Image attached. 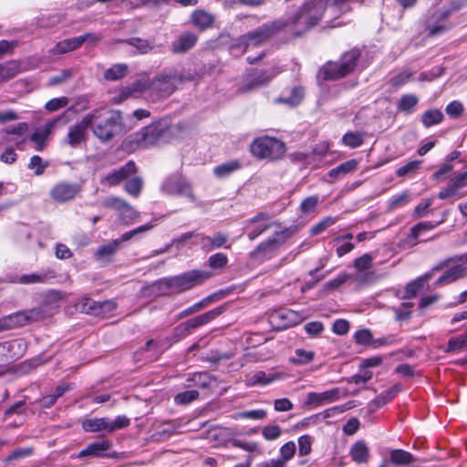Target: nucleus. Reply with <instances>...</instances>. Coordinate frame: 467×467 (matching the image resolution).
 Here are the masks:
<instances>
[{"mask_svg": "<svg viewBox=\"0 0 467 467\" xmlns=\"http://www.w3.org/2000/svg\"><path fill=\"white\" fill-rule=\"evenodd\" d=\"M93 134L101 141L111 140L122 130V116L119 110L96 109L87 114Z\"/></svg>", "mask_w": 467, "mask_h": 467, "instance_id": "obj_1", "label": "nucleus"}, {"mask_svg": "<svg viewBox=\"0 0 467 467\" xmlns=\"http://www.w3.org/2000/svg\"><path fill=\"white\" fill-rule=\"evenodd\" d=\"M212 274L208 271L192 270L178 275L161 278L157 287L161 294L182 293L202 285Z\"/></svg>", "mask_w": 467, "mask_h": 467, "instance_id": "obj_2", "label": "nucleus"}, {"mask_svg": "<svg viewBox=\"0 0 467 467\" xmlns=\"http://www.w3.org/2000/svg\"><path fill=\"white\" fill-rule=\"evenodd\" d=\"M185 80L184 75L175 69L162 71L150 79V100L156 102L167 99Z\"/></svg>", "mask_w": 467, "mask_h": 467, "instance_id": "obj_3", "label": "nucleus"}, {"mask_svg": "<svg viewBox=\"0 0 467 467\" xmlns=\"http://www.w3.org/2000/svg\"><path fill=\"white\" fill-rule=\"evenodd\" d=\"M327 10V0H307L296 13L290 24L295 26L296 34L306 32L324 16Z\"/></svg>", "mask_w": 467, "mask_h": 467, "instance_id": "obj_4", "label": "nucleus"}, {"mask_svg": "<svg viewBox=\"0 0 467 467\" xmlns=\"http://www.w3.org/2000/svg\"><path fill=\"white\" fill-rule=\"evenodd\" d=\"M432 271H441L436 285H446L467 276V255L450 257L439 263Z\"/></svg>", "mask_w": 467, "mask_h": 467, "instance_id": "obj_5", "label": "nucleus"}, {"mask_svg": "<svg viewBox=\"0 0 467 467\" xmlns=\"http://www.w3.org/2000/svg\"><path fill=\"white\" fill-rule=\"evenodd\" d=\"M463 4L452 1L449 7L431 11L425 21V28L431 36H440L451 30L454 24L450 21L451 13L460 10Z\"/></svg>", "mask_w": 467, "mask_h": 467, "instance_id": "obj_6", "label": "nucleus"}, {"mask_svg": "<svg viewBox=\"0 0 467 467\" xmlns=\"http://www.w3.org/2000/svg\"><path fill=\"white\" fill-rule=\"evenodd\" d=\"M250 150L252 155L258 160L275 161L285 156L286 147L282 140L275 137L263 136L252 142Z\"/></svg>", "mask_w": 467, "mask_h": 467, "instance_id": "obj_7", "label": "nucleus"}, {"mask_svg": "<svg viewBox=\"0 0 467 467\" xmlns=\"http://www.w3.org/2000/svg\"><path fill=\"white\" fill-rule=\"evenodd\" d=\"M286 26L287 23L281 20L264 24L255 30L242 36L237 40L236 47H240L244 52L248 47H257L267 41Z\"/></svg>", "mask_w": 467, "mask_h": 467, "instance_id": "obj_8", "label": "nucleus"}, {"mask_svg": "<svg viewBox=\"0 0 467 467\" xmlns=\"http://www.w3.org/2000/svg\"><path fill=\"white\" fill-rule=\"evenodd\" d=\"M360 50L353 48L345 52L338 62H327L322 69L325 79H338L354 71Z\"/></svg>", "mask_w": 467, "mask_h": 467, "instance_id": "obj_9", "label": "nucleus"}, {"mask_svg": "<svg viewBox=\"0 0 467 467\" xmlns=\"http://www.w3.org/2000/svg\"><path fill=\"white\" fill-rule=\"evenodd\" d=\"M289 236L288 229L275 233L272 237L261 243L250 253L251 258L258 262H264L276 256L280 247L286 242Z\"/></svg>", "mask_w": 467, "mask_h": 467, "instance_id": "obj_10", "label": "nucleus"}, {"mask_svg": "<svg viewBox=\"0 0 467 467\" xmlns=\"http://www.w3.org/2000/svg\"><path fill=\"white\" fill-rule=\"evenodd\" d=\"M280 72L281 69L276 66L253 69L244 78L240 89L243 92H247L265 86Z\"/></svg>", "mask_w": 467, "mask_h": 467, "instance_id": "obj_11", "label": "nucleus"}, {"mask_svg": "<svg viewBox=\"0 0 467 467\" xmlns=\"http://www.w3.org/2000/svg\"><path fill=\"white\" fill-rule=\"evenodd\" d=\"M168 133L166 121L160 120L141 129L136 134V141L141 148H148L162 141Z\"/></svg>", "mask_w": 467, "mask_h": 467, "instance_id": "obj_12", "label": "nucleus"}, {"mask_svg": "<svg viewBox=\"0 0 467 467\" xmlns=\"http://www.w3.org/2000/svg\"><path fill=\"white\" fill-rule=\"evenodd\" d=\"M226 308V306L223 305L210 311H207L200 316L191 318L186 322L181 323L174 329L175 336L178 337H184L185 336L189 335L192 330L198 328L202 326H204L210 323L211 321L214 320L216 317L224 313Z\"/></svg>", "mask_w": 467, "mask_h": 467, "instance_id": "obj_13", "label": "nucleus"}, {"mask_svg": "<svg viewBox=\"0 0 467 467\" xmlns=\"http://www.w3.org/2000/svg\"><path fill=\"white\" fill-rule=\"evenodd\" d=\"M74 107L69 108L61 115L48 120L44 126L36 129L31 135L30 140L35 143V150L41 151L46 147L47 140L58 125H65L67 122L66 119L67 112L73 110Z\"/></svg>", "mask_w": 467, "mask_h": 467, "instance_id": "obj_14", "label": "nucleus"}, {"mask_svg": "<svg viewBox=\"0 0 467 467\" xmlns=\"http://www.w3.org/2000/svg\"><path fill=\"white\" fill-rule=\"evenodd\" d=\"M41 317L42 312L39 309L18 311L1 317L0 327L3 330L13 329L37 321Z\"/></svg>", "mask_w": 467, "mask_h": 467, "instance_id": "obj_15", "label": "nucleus"}, {"mask_svg": "<svg viewBox=\"0 0 467 467\" xmlns=\"http://www.w3.org/2000/svg\"><path fill=\"white\" fill-rule=\"evenodd\" d=\"M161 191L169 195L183 196L192 202H196L191 184L179 175L168 177L161 185Z\"/></svg>", "mask_w": 467, "mask_h": 467, "instance_id": "obj_16", "label": "nucleus"}, {"mask_svg": "<svg viewBox=\"0 0 467 467\" xmlns=\"http://www.w3.org/2000/svg\"><path fill=\"white\" fill-rule=\"evenodd\" d=\"M467 171L452 177L447 186L441 190L438 197L441 200L462 198L467 195Z\"/></svg>", "mask_w": 467, "mask_h": 467, "instance_id": "obj_17", "label": "nucleus"}, {"mask_svg": "<svg viewBox=\"0 0 467 467\" xmlns=\"http://www.w3.org/2000/svg\"><path fill=\"white\" fill-rule=\"evenodd\" d=\"M195 244L206 253L221 248L230 249L232 246L229 235L221 232L213 233L212 235L200 234Z\"/></svg>", "mask_w": 467, "mask_h": 467, "instance_id": "obj_18", "label": "nucleus"}, {"mask_svg": "<svg viewBox=\"0 0 467 467\" xmlns=\"http://www.w3.org/2000/svg\"><path fill=\"white\" fill-rule=\"evenodd\" d=\"M301 321V315L291 309H278L272 312L269 316V322L276 330L293 327Z\"/></svg>", "mask_w": 467, "mask_h": 467, "instance_id": "obj_19", "label": "nucleus"}, {"mask_svg": "<svg viewBox=\"0 0 467 467\" xmlns=\"http://www.w3.org/2000/svg\"><path fill=\"white\" fill-rule=\"evenodd\" d=\"M89 127L90 120L86 115L79 122L69 128L66 142L72 148H77L85 143L88 139V129Z\"/></svg>", "mask_w": 467, "mask_h": 467, "instance_id": "obj_20", "label": "nucleus"}, {"mask_svg": "<svg viewBox=\"0 0 467 467\" xmlns=\"http://www.w3.org/2000/svg\"><path fill=\"white\" fill-rule=\"evenodd\" d=\"M111 442L108 439H100L89 443L85 449L78 453V458H114L116 453H109Z\"/></svg>", "mask_w": 467, "mask_h": 467, "instance_id": "obj_21", "label": "nucleus"}, {"mask_svg": "<svg viewBox=\"0 0 467 467\" xmlns=\"http://www.w3.org/2000/svg\"><path fill=\"white\" fill-rule=\"evenodd\" d=\"M81 192L78 183L58 182L50 190V196L56 202H66L74 199Z\"/></svg>", "mask_w": 467, "mask_h": 467, "instance_id": "obj_22", "label": "nucleus"}, {"mask_svg": "<svg viewBox=\"0 0 467 467\" xmlns=\"http://www.w3.org/2000/svg\"><path fill=\"white\" fill-rule=\"evenodd\" d=\"M136 171V163L133 161H129L125 165L112 171L103 177L100 180V183L109 187L116 186L130 175L135 173Z\"/></svg>", "mask_w": 467, "mask_h": 467, "instance_id": "obj_23", "label": "nucleus"}, {"mask_svg": "<svg viewBox=\"0 0 467 467\" xmlns=\"http://www.w3.org/2000/svg\"><path fill=\"white\" fill-rule=\"evenodd\" d=\"M56 277V272L54 270H43L38 273H32L27 275H22L20 276L10 277V283H19L23 285L31 284H45L49 280Z\"/></svg>", "mask_w": 467, "mask_h": 467, "instance_id": "obj_24", "label": "nucleus"}, {"mask_svg": "<svg viewBox=\"0 0 467 467\" xmlns=\"http://www.w3.org/2000/svg\"><path fill=\"white\" fill-rule=\"evenodd\" d=\"M340 390L337 388L324 392H309L306 397V403L315 407L337 401L340 398Z\"/></svg>", "mask_w": 467, "mask_h": 467, "instance_id": "obj_25", "label": "nucleus"}, {"mask_svg": "<svg viewBox=\"0 0 467 467\" xmlns=\"http://www.w3.org/2000/svg\"><path fill=\"white\" fill-rule=\"evenodd\" d=\"M285 378V374L281 372H265L263 370L255 371L246 379V385L250 387L257 385H268L275 380H280Z\"/></svg>", "mask_w": 467, "mask_h": 467, "instance_id": "obj_26", "label": "nucleus"}, {"mask_svg": "<svg viewBox=\"0 0 467 467\" xmlns=\"http://www.w3.org/2000/svg\"><path fill=\"white\" fill-rule=\"evenodd\" d=\"M197 40L198 36L194 33H183L171 43V50L174 54L186 53L195 46Z\"/></svg>", "mask_w": 467, "mask_h": 467, "instance_id": "obj_27", "label": "nucleus"}, {"mask_svg": "<svg viewBox=\"0 0 467 467\" xmlns=\"http://www.w3.org/2000/svg\"><path fill=\"white\" fill-rule=\"evenodd\" d=\"M21 343L17 340L7 341L0 344V368L11 363L20 357L16 349H20Z\"/></svg>", "mask_w": 467, "mask_h": 467, "instance_id": "obj_28", "label": "nucleus"}, {"mask_svg": "<svg viewBox=\"0 0 467 467\" xmlns=\"http://www.w3.org/2000/svg\"><path fill=\"white\" fill-rule=\"evenodd\" d=\"M249 225L252 229L248 233V238L253 241L270 228L272 224L269 223V215L265 213H260L249 221Z\"/></svg>", "mask_w": 467, "mask_h": 467, "instance_id": "obj_29", "label": "nucleus"}, {"mask_svg": "<svg viewBox=\"0 0 467 467\" xmlns=\"http://www.w3.org/2000/svg\"><path fill=\"white\" fill-rule=\"evenodd\" d=\"M364 0H327V11L330 16H337L350 10L351 3L362 4Z\"/></svg>", "mask_w": 467, "mask_h": 467, "instance_id": "obj_30", "label": "nucleus"}, {"mask_svg": "<svg viewBox=\"0 0 467 467\" xmlns=\"http://www.w3.org/2000/svg\"><path fill=\"white\" fill-rule=\"evenodd\" d=\"M358 161L357 160L347 161L336 168L328 171V177L331 178L330 182H334L336 180L343 178L348 173L355 171L358 169Z\"/></svg>", "mask_w": 467, "mask_h": 467, "instance_id": "obj_31", "label": "nucleus"}, {"mask_svg": "<svg viewBox=\"0 0 467 467\" xmlns=\"http://www.w3.org/2000/svg\"><path fill=\"white\" fill-rule=\"evenodd\" d=\"M192 23L201 31L213 26L214 16L202 9L195 10L191 16Z\"/></svg>", "mask_w": 467, "mask_h": 467, "instance_id": "obj_32", "label": "nucleus"}, {"mask_svg": "<svg viewBox=\"0 0 467 467\" xmlns=\"http://www.w3.org/2000/svg\"><path fill=\"white\" fill-rule=\"evenodd\" d=\"M242 168V163L238 160H232L217 165L213 168V175L217 179H225L236 171Z\"/></svg>", "mask_w": 467, "mask_h": 467, "instance_id": "obj_33", "label": "nucleus"}, {"mask_svg": "<svg viewBox=\"0 0 467 467\" xmlns=\"http://www.w3.org/2000/svg\"><path fill=\"white\" fill-rule=\"evenodd\" d=\"M349 454L356 463H366L370 457L369 449L363 441L355 442L350 449Z\"/></svg>", "mask_w": 467, "mask_h": 467, "instance_id": "obj_34", "label": "nucleus"}, {"mask_svg": "<svg viewBox=\"0 0 467 467\" xmlns=\"http://www.w3.org/2000/svg\"><path fill=\"white\" fill-rule=\"evenodd\" d=\"M81 47V39H78V36L72 38H67L57 42L54 47L50 49V53L53 55H62L70 51H74Z\"/></svg>", "mask_w": 467, "mask_h": 467, "instance_id": "obj_35", "label": "nucleus"}, {"mask_svg": "<svg viewBox=\"0 0 467 467\" xmlns=\"http://www.w3.org/2000/svg\"><path fill=\"white\" fill-rule=\"evenodd\" d=\"M82 428L85 431L89 432H99L101 431L109 432V419L107 417L86 419L82 422Z\"/></svg>", "mask_w": 467, "mask_h": 467, "instance_id": "obj_36", "label": "nucleus"}, {"mask_svg": "<svg viewBox=\"0 0 467 467\" xmlns=\"http://www.w3.org/2000/svg\"><path fill=\"white\" fill-rule=\"evenodd\" d=\"M21 72L22 67L18 61L11 60L0 64V82L7 81Z\"/></svg>", "mask_w": 467, "mask_h": 467, "instance_id": "obj_37", "label": "nucleus"}, {"mask_svg": "<svg viewBox=\"0 0 467 467\" xmlns=\"http://www.w3.org/2000/svg\"><path fill=\"white\" fill-rule=\"evenodd\" d=\"M150 78L136 79L123 90V95L128 98L137 93L147 92L150 99Z\"/></svg>", "mask_w": 467, "mask_h": 467, "instance_id": "obj_38", "label": "nucleus"}, {"mask_svg": "<svg viewBox=\"0 0 467 467\" xmlns=\"http://www.w3.org/2000/svg\"><path fill=\"white\" fill-rule=\"evenodd\" d=\"M129 73V67L125 63H119L111 66L104 72V78L109 81H117L124 77H126Z\"/></svg>", "mask_w": 467, "mask_h": 467, "instance_id": "obj_39", "label": "nucleus"}, {"mask_svg": "<svg viewBox=\"0 0 467 467\" xmlns=\"http://www.w3.org/2000/svg\"><path fill=\"white\" fill-rule=\"evenodd\" d=\"M315 357V351L296 348L294 356L289 358V362L296 366L307 365L314 360Z\"/></svg>", "mask_w": 467, "mask_h": 467, "instance_id": "obj_40", "label": "nucleus"}, {"mask_svg": "<svg viewBox=\"0 0 467 467\" xmlns=\"http://www.w3.org/2000/svg\"><path fill=\"white\" fill-rule=\"evenodd\" d=\"M304 97V89L301 87H294L288 97L280 96L275 99L276 103H284L290 107L297 106Z\"/></svg>", "mask_w": 467, "mask_h": 467, "instance_id": "obj_41", "label": "nucleus"}, {"mask_svg": "<svg viewBox=\"0 0 467 467\" xmlns=\"http://www.w3.org/2000/svg\"><path fill=\"white\" fill-rule=\"evenodd\" d=\"M389 459L395 465L401 466L410 464L415 460L410 452L400 449L392 450L389 453Z\"/></svg>", "mask_w": 467, "mask_h": 467, "instance_id": "obj_42", "label": "nucleus"}, {"mask_svg": "<svg viewBox=\"0 0 467 467\" xmlns=\"http://www.w3.org/2000/svg\"><path fill=\"white\" fill-rule=\"evenodd\" d=\"M121 43L128 44L134 47L139 54H148L152 51L154 45L152 42L139 37H131L129 39L121 40Z\"/></svg>", "mask_w": 467, "mask_h": 467, "instance_id": "obj_43", "label": "nucleus"}, {"mask_svg": "<svg viewBox=\"0 0 467 467\" xmlns=\"http://www.w3.org/2000/svg\"><path fill=\"white\" fill-rule=\"evenodd\" d=\"M419 103L418 98L413 94H405L400 99L397 109L405 114H410Z\"/></svg>", "mask_w": 467, "mask_h": 467, "instance_id": "obj_44", "label": "nucleus"}, {"mask_svg": "<svg viewBox=\"0 0 467 467\" xmlns=\"http://www.w3.org/2000/svg\"><path fill=\"white\" fill-rule=\"evenodd\" d=\"M119 241L113 240L106 244L99 246L95 254L98 260L109 259L119 249Z\"/></svg>", "mask_w": 467, "mask_h": 467, "instance_id": "obj_45", "label": "nucleus"}, {"mask_svg": "<svg viewBox=\"0 0 467 467\" xmlns=\"http://www.w3.org/2000/svg\"><path fill=\"white\" fill-rule=\"evenodd\" d=\"M443 119V114L440 109H431L425 111L421 116V121L424 127L430 128L433 125L439 124Z\"/></svg>", "mask_w": 467, "mask_h": 467, "instance_id": "obj_46", "label": "nucleus"}, {"mask_svg": "<svg viewBox=\"0 0 467 467\" xmlns=\"http://www.w3.org/2000/svg\"><path fill=\"white\" fill-rule=\"evenodd\" d=\"M98 303L93 299L84 296L80 299V301L77 304V308L83 313L97 316L99 315L100 312L98 310Z\"/></svg>", "mask_w": 467, "mask_h": 467, "instance_id": "obj_47", "label": "nucleus"}, {"mask_svg": "<svg viewBox=\"0 0 467 467\" xmlns=\"http://www.w3.org/2000/svg\"><path fill=\"white\" fill-rule=\"evenodd\" d=\"M364 142V136L358 131H348L342 137V143L349 148L355 149Z\"/></svg>", "mask_w": 467, "mask_h": 467, "instance_id": "obj_48", "label": "nucleus"}, {"mask_svg": "<svg viewBox=\"0 0 467 467\" xmlns=\"http://www.w3.org/2000/svg\"><path fill=\"white\" fill-rule=\"evenodd\" d=\"M467 348V330L463 335L451 337L448 341L446 352L451 353Z\"/></svg>", "mask_w": 467, "mask_h": 467, "instance_id": "obj_49", "label": "nucleus"}, {"mask_svg": "<svg viewBox=\"0 0 467 467\" xmlns=\"http://www.w3.org/2000/svg\"><path fill=\"white\" fill-rule=\"evenodd\" d=\"M400 391V388L399 385H393L392 387L383 390L379 395L375 399V403L378 406H383L386 403L389 402Z\"/></svg>", "mask_w": 467, "mask_h": 467, "instance_id": "obj_50", "label": "nucleus"}, {"mask_svg": "<svg viewBox=\"0 0 467 467\" xmlns=\"http://www.w3.org/2000/svg\"><path fill=\"white\" fill-rule=\"evenodd\" d=\"M296 446L294 441L285 442L279 450L280 457L275 459L276 461H280L283 464L286 465V462L290 461L296 454Z\"/></svg>", "mask_w": 467, "mask_h": 467, "instance_id": "obj_51", "label": "nucleus"}, {"mask_svg": "<svg viewBox=\"0 0 467 467\" xmlns=\"http://www.w3.org/2000/svg\"><path fill=\"white\" fill-rule=\"evenodd\" d=\"M143 181L140 177H133L125 183V191L131 196L138 197L140 194Z\"/></svg>", "mask_w": 467, "mask_h": 467, "instance_id": "obj_52", "label": "nucleus"}, {"mask_svg": "<svg viewBox=\"0 0 467 467\" xmlns=\"http://www.w3.org/2000/svg\"><path fill=\"white\" fill-rule=\"evenodd\" d=\"M34 448L33 447H26V448H18L12 451L5 460L6 463L19 461L21 459L29 457L33 454Z\"/></svg>", "mask_w": 467, "mask_h": 467, "instance_id": "obj_53", "label": "nucleus"}, {"mask_svg": "<svg viewBox=\"0 0 467 467\" xmlns=\"http://www.w3.org/2000/svg\"><path fill=\"white\" fill-rule=\"evenodd\" d=\"M48 166L47 161H44L38 155L31 157L28 168L34 170L36 175L39 176L45 172L46 168Z\"/></svg>", "mask_w": 467, "mask_h": 467, "instance_id": "obj_54", "label": "nucleus"}, {"mask_svg": "<svg viewBox=\"0 0 467 467\" xmlns=\"http://www.w3.org/2000/svg\"><path fill=\"white\" fill-rule=\"evenodd\" d=\"M420 165H421V161L416 160V161H409L407 164L400 167L397 170L396 174L399 177H405V176L413 174L420 169Z\"/></svg>", "mask_w": 467, "mask_h": 467, "instance_id": "obj_55", "label": "nucleus"}, {"mask_svg": "<svg viewBox=\"0 0 467 467\" xmlns=\"http://www.w3.org/2000/svg\"><path fill=\"white\" fill-rule=\"evenodd\" d=\"M68 102H69V100L67 97L55 98V99L48 100L46 103L45 109L48 112H55L63 108H66L68 105Z\"/></svg>", "mask_w": 467, "mask_h": 467, "instance_id": "obj_56", "label": "nucleus"}, {"mask_svg": "<svg viewBox=\"0 0 467 467\" xmlns=\"http://www.w3.org/2000/svg\"><path fill=\"white\" fill-rule=\"evenodd\" d=\"M207 263L213 269H222L226 266L228 258L223 253H216L209 257Z\"/></svg>", "mask_w": 467, "mask_h": 467, "instance_id": "obj_57", "label": "nucleus"}, {"mask_svg": "<svg viewBox=\"0 0 467 467\" xmlns=\"http://www.w3.org/2000/svg\"><path fill=\"white\" fill-rule=\"evenodd\" d=\"M282 434V430L278 425H266L262 429V436L266 441H275Z\"/></svg>", "mask_w": 467, "mask_h": 467, "instance_id": "obj_58", "label": "nucleus"}, {"mask_svg": "<svg viewBox=\"0 0 467 467\" xmlns=\"http://www.w3.org/2000/svg\"><path fill=\"white\" fill-rule=\"evenodd\" d=\"M412 78H413V72L409 69H406V70H403L402 72L395 75L390 79V83L393 87L400 88V87L403 86L404 84L408 83L409 81H410L412 79Z\"/></svg>", "mask_w": 467, "mask_h": 467, "instance_id": "obj_59", "label": "nucleus"}, {"mask_svg": "<svg viewBox=\"0 0 467 467\" xmlns=\"http://www.w3.org/2000/svg\"><path fill=\"white\" fill-rule=\"evenodd\" d=\"M265 417L266 411L262 409L241 411L235 415V419H250L254 420H264Z\"/></svg>", "mask_w": 467, "mask_h": 467, "instance_id": "obj_60", "label": "nucleus"}, {"mask_svg": "<svg viewBox=\"0 0 467 467\" xmlns=\"http://www.w3.org/2000/svg\"><path fill=\"white\" fill-rule=\"evenodd\" d=\"M199 397V392L194 389L185 390L177 394L174 400L177 404H188Z\"/></svg>", "mask_w": 467, "mask_h": 467, "instance_id": "obj_61", "label": "nucleus"}, {"mask_svg": "<svg viewBox=\"0 0 467 467\" xmlns=\"http://www.w3.org/2000/svg\"><path fill=\"white\" fill-rule=\"evenodd\" d=\"M312 451V439L309 435H302L298 438V454L306 456Z\"/></svg>", "mask_w": 467, "mask_h": 467, "instance_id": "obj_62", "label": "nucleus"}, {"mask_svg": "<svg viewBox=\"0 0 467 467\" xmlns=\"http://www.w3.org/2000/svg\"><path fill=\"white\" fill-rule=\"evenodd\" d=\"M337 223V218L332 216H327L321 220L319 223L315 224L311 228V234L313 235H317L324 232L327 227L332 226Z\"/></svg>", "mask_w": 467, "mask_h": 467, "instance_id": "obj_63", "label": "nucleus"}, {"mask_svg": "<svg viewBox=\"0 0 467 467\" xmlns=\"http://www.w3.org/2000/svg\"><path fill=\"white\" fill-rule=\"evenodd\" d=\"M139 216V213L137 211L131 207L129 203H127L122 210L121 213L119 214L120 220L125 224H130L133 223Z\"/></svg>", "mask_w": 467, "mask_h": 467, "instance_id": "obj_64", "label": "nucleus"}]
</instances>
